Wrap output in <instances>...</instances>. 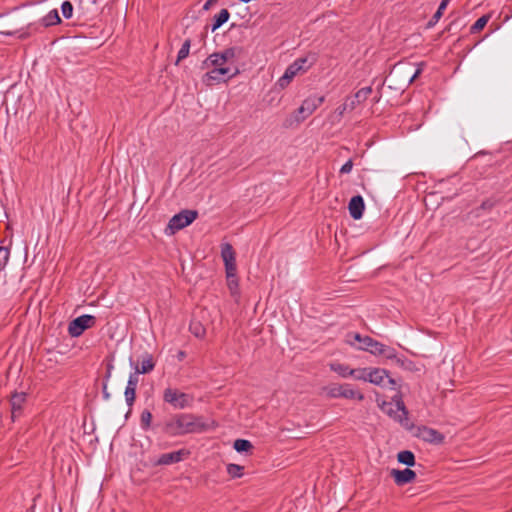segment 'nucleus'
Masks as SVG:
<instances>
[{
	"mask_svg": "<svg viewBox=\"0 0 512 512\" xmlns=\"http://www.w3.org/2000/svg\"><path fill=\"white\" fill-rule=\"evenodd\" d=\"M214 427V421L208 422L203 416L192 413H176L162 422L156 423L153 429L167 437H179L203 433Z\"/></svg>",
	"mask_w": 512,
	"mask_h": 512,
	"instance_id": "1",
	"label": "nucleus"
},
{
	"mask_svg": "<svg viewBox=\"0 0 512 512\" xmlns=\"http://www.w3.org/2000/svg\"><path fill=\"white\" fill-rule=\"evenodd\" d=\"M163 401L171 405L174 409H185L191 407L194 397L191 394L181 392L177 388L167 387L163 391Z\"/></svg>",
	"mask_w": 512,
	"mask_h": 512,
	"instance_id": "2",
	"label": "nucleus"
},
{
	"mask_svg": "<svg viewBox=\"0 0 512 512\" xmlns=\"http://www.w3.org/2000/svg\"><path fill=\"white\" fill-rule=\"evenodd\" d=\"M329 398H345L364 400V395L355 390L351 384H331L323 389Z\"/></svg>",
	"mask_w": 512,
	"mask_h": 512,
	"instance_id": "3",
	"label": "nucleus"
},
{
	"mask_svg": "<svg viewBox=\"0 0 512 512\" xmlns=\"http://www.w3.org/2000/svg\"><path fill=\"white\" fill-rule=\"evenodd\" d=\"M325 100L324 96H310L294 112V121L299 124L310 116Z\"/></svg>",
	"mask_w": 512,
	"mask_h": 512,
	"instance_id": "4",
	"label": "nucleus"
},
{
	"mask_svg": "<svg viewBox=\"0 0 512 512\" xmlns=\"http://www.w3.org/2000/svg\"><path fill=\"white\" fill-rule=\"evenodd\" d=\"M96 318L92 315H81L73 319L68 326V333L71 337H79L83 332L95 325Z\"/></svg>",
	"mask_w": 512,
	"mask_h": 512,
	"instance_id": "5",
	"label": "nucleus"
},
{
	"mask_svg": "<svg viewBox=\"0 0 512 512\" xmlns=\"http://www.w3.org/2000/svg\"><path fill=\"white\" fill-rule=\"evenodd\" d=\"M198 217L196 210L185 209L175 214L169 221L168 227L175 231L190 225Z\"/></svg>",
	"mask_w": 512,
	"mask_h": 512,
	"instance_id": "6",
	"label": "nucleus"
},
{
	"mask_svg": "<svg viewBox=\"0 0 512 512\" xmlns=\"http://www.w3.org/2000/svg\"><path fill=\"white\" fill-rule=\"evenodd\" d=\"M190 455V451L187 449H180L169 453L161 454L154 462V466H164L179 463L187 459Z\"/></svg>",
	"mask_w": 512,
	"mask_h": 512,
	"instance_id": "7",
	"label": "nucleus"
},
{
	"mask_svg": "<svg viewBox=\"0 0 512 512\" xmlns=\"http://www.w3.org/2000/svg\"><path fill=\"white\" fill-rule=\"evenodd\" d=\"M368 382L382 387L389 385L395 388L396 386V381L389 376L387 370L382 368H371Z\"/></svg>",
	"mask_w": 512,
	"mask_h": 512,
	"instance_id": "8",
	"label": "nucleus"
},
{
	"mask_svg": "<svg viewBox=\"0 0 512 512\" xmlns=\"http://www.w3.org/2000/svg\"><path fill=\"white\" fill-rule=\"evenodd\" d=\"M417 436L425 442L436 444V445L442 444L445 439L444 435L442 433H440L438 430L427 427V426L419 427Z\"/></svg>",
	"mask_w": 512,
	"mask_h": 512,
	"instance_id": "9",
	"label": "nucleus"
},
{
	"mask_svg": "<svg viewBox=\"0 0 512 512\" xmlns=\"http://www.w3.org/2000/svg\"><path fill=\"white\" fill-rule=\"evenodd\" d=\"M139 382V376L137 373H131L128 378L127 386L125 388V400L127 405L131 408L136 399V389Z\"/></svg>",
	"mask_w": 512,
	"mask_h": 512,
	"instance_id": "10",
	"label": "nucleus"
},
{
	"mask_svg": "<svg viewBox=\"0 0 512 512\" xmlns=\"http://www.w3.org/2000/svg\"><path fill=\"white\" fill-rule=\"evenodd\" d=\"M391 476L394 479V482L398 486H403L405 484L411 483L416 479L415 471L405 468L403 470L392 469Z\"/></svg>",
	"mask_w": 512,
	"mask_h": 512,
	"instance_id": "11",
	"label": "nucleus"
},
{
	"mask_svg": "<svg viewBox=\"0 0 512 512\" xmlns=\"http://www.w3.org/2000/svg\"><path fill=\"white\" fill-rule=\"evenodd\" d=\"M371 93H372L371 86L361 88L353 96L347 97L345 99L346 106L350 107V111H353L359 104L366 101Z\"/></svg>",
	"mask_w": 512,
	"mask_h": 512,
	"instance_id": "12",
	"label": "nucleus"
},
{
	"mask_svg": "<svg viewBox=\"0 0 512 512\" xmlns=\"http://www.w3.org/2000/svg\"><path fill=\"white\" fill-rule=\"evenodd\" d=\"M221 256L225 264L226 271H236L235 252L231 244L225 243L221 247Z\"/></svg>",
	"mask_w": 512,
	"mask_h": 512,
	"instance_id": "13",
	"label": "nucleus"
},
{
	"mask_svg": "<svg viewBox=\"0 0 512 512\" xmlns=\"http://www.w3.org/2000/svg\"><path fill=\"white\" fill-rule=\"evenodd\" d=\"M348 210L350 216L354 220H359L362 218L364 210H365V203L361 195L353 196L348 204Z\"/></svg>",
	"mask_w": 512,
	"mask_h": 512,
	"instance_id": "14",
	"label": "nucleus"
},
{
	"mask_svg": "<svg viewBox=\"0 0 512 512\" xmlns=\"http://www.w3.org/2000/svg\"><path fill=\"white\" fill-rule=\"evenodd\" d=\"M154 367L155 362L153 356L146 352L141 356L140 362L135 366L134 373H137V376H139V374H146L151 372Z\"/></svg>",
	"mask_w": 512,
	"mask_h": 512,
	"instance_id": "15",
	"label": "nucleus"
},
{
	"mask_svg": "<svg viewBox=\"0 0 512 512\" xmlns=\"http://www.w3.org/2000/svg\"><path fill=\"white\" fill-rule=\"evenodd\" d=\"M25 401H26V393L15 392L14 394H12L11 399H10L12 418H15L16 416L20 415Z\"/></svg>",
	"mask_w": 512,
	"mask_h": 512,
	"instance_id": "16",
	"label": "nucleus"
},
{
	"mask_svg": "<svg viewBox=\"0 0 512 512\" xmlns=\"http://www.w3.org/2000/svg\"><path fill=\"white\" fill-rule=\"evenodd\" d=\"M298 73L299 68L296 67V64H290L285 70L283 76L278 79L276 85L281 89L286 88Z\"/></svg>",
	"mask_w": 512,
	"mask_h": 512,
	"instance_id": "17",
	"label": "nucleus"
},
{
	"mask_svg": "<svg viewBox=\"0 0 512 512\" xmlns=\"http://www.w3.org/2000/svg\"><path fill=\"white\" fill-rule=\"evenodd\" d=\"M358 350L367 351L375 356H377L380 347H382V343L373 339L370 336H364L363 345L355 346Z\"/></svg>",
	"mask_w": 512,
	"mask_h": 512,
	"instance_id": "18",
	"label": "nucleus"
},
{
	"mask_svg": "<svg viewBox=\"0 0 512 512\" xmlns=\"http://www.w3.org/2000/svg\"><path fill=\"white\" fill-rule=\"evenodd\" d=\"M227 63L222 59L219 52L209 55L202 63V69H207L210 66L214 68L225 66Z\"/></svg>",
	"mask_w": 512,
	"mask_h": 512,
	"instance_id": "19",
	"label": "nucleus"
},
{
	"mask_svg": "<svg viewBox=\"0 0 512 512\" xmlns=\"http://www.w3.org/2000/svg\"><path fill=\"white\" fill-rule=\"evenodd\" d=\"M222 81H224V77H221L215 68L205 73L202 77V82L207 86H213Z\"/></svg>",
	"mask_w": 512,
	"mask_h": 512,
	"instance_id": "20",
	"label": "nucleus"
},
{
	"mask_svg": "<svg viewBox=\"0 0 512 512\" xmlns=\"http://www.w3.org/2000/svg\"><path fill=\"white\" fill-rule=\"evenodd\" d=\"M219 54L221 55L222 59H224V61L227 64H230L234 59H236L237 57L240 56L241 48L230 47V48L223 50L222 52H219Z\"/></svg>",
	"mask_w": 512,
	"mask_h": 512,
	"instance_id": "21",
	"label": "nucleus"
},
{
	"mask_svg": "<svg viewBox=\"0 0 512 512\" xmlns=\"http://www.w3.org/2000/svg\"><path fill=\"white\" fill-rule=\"evenodd\" d=\"M62 22L59 13L56 9L51 10L46 16L42 19V24L45 27H50L53 25H58Z\"/></svg>",
	"mask_w": 512,
	"mask_h": 512,
	"instance_id": "22",
	"label": "nucleus"
},
{
	"mask_svg": "<svg viewBox=\"0 0 512 512\" xmlns=\"http://www.w3.org/2000/svg\"><path fill=\"white\" fill-rule=\"evenodd\" d=\"M397 460L399 463L404 464L408 467H412L415 465V456L413 452L409 450L400 451L397 455Z\"/></svg>",
	"mask_w": 512,
	"mask_h": 512,
	"instance_id": "23",
	"label": "nucleus"
},
{
	"mask_svg": "<svg viewBox=\"0 0 512 512\" xmlns=\"http://www.w3.org/2000/svg\"><path fill=\"white\" fill-rule=\"evenodd\" d=\"M230 13L227 9H222L217 15L214 16V23L212 25V32L216 31L224 23L228 21Z\"/></svg>",
	"mask_w": 512,
	"mask_h": 512,
	"instance_id": "24",
	"label": "nucleus"
},
{
	"mask_svg": "<svg viewBox=\"0 0 512 512\" xmlns=\"http://www.w3.org/2000/svg\"><path fill=\"white\" fill-rule=\"evenodd\" d=\"M227 285L232 295L238 294L239 284L236 276V271H226Z\"/></svg>",
	"mask_w": 512,
	"mask_h": 512,
	"instance_id": "25",
	"label": "nucleus"
},
{
	"mask_svg": "<svg viewBox=\"0 0 512 512\" xmlns=\"http://www.w3.org/2000/svg\"><path fill=\"white\" fill-rule=\"evenodd\" d=\"M332 371L338 373L343 378L352 377L353 369H351L348 365L341 363H334L330 365Z\"/></svg>",
	"mask_w": 512,
	"mask_h": 512,
	"instance_id": "26",
	"label": "nucleus"
},
{
	"mask_svg": "<svg viewBox=\"0 0 512 512\" xmlns=\"http://www.w3.org/2000/svg\"><path fill=\"white\" fill-rule=\"evenodd\" d=\"M152 413L145 409L142 411L141 415H140V426L142 428V430L144 431H148L149 429H153L152 427Z\"/></svg>",
	"mask_w": 512,
	"mask_h": 512,
	"instance_id": "27",
	"label": "nucleus"
},
{
	"mask_svg": "<svg viewBox=\"0 0 512 512\" xmlns=\"http://www.w3.org/2000/svg\"><path fill=\"white\" fill-rule=\"evenodd\" d=\"M215 69L221 77H224V82L239 74V69L236 66L234 67L233 72L231 71L230 66H222V67H217Z\"/></svg>",
	"mask_w": 512,
	"mask_h": 512,
	"instance_id": "28",
	"label": "nucleus"
},
{
	"mask_svg": "<svg viewBox=\"0 0 512 512\" xmlns=\"http://www.w3.org/2000/svg\"><path fill=\"white\" fill-rule=\"evenodd\" d=\"M490 19V15L486 14L476 20V22L470 27V33L476 34L481 31Z\"/></svg>",
	"mask_w": 512,
	"mask_h": 512,
	"instance_id": "29",
	"label": "nucleus"
},
{
	"mask_svg": "<svg viewBox=\"0 0 512 512\" xmlns=\"http://www.w3.org/2000/svg\"><path fill=\"white\" fill-rule=\"evenodd\" d=\"M234 449L239 452H249L253 449V445L249 440L246 439H237L234 441L233 445Z\"/></svg>",
	"mask_w": 512,
	"mask_h": 512,
	"instance_id": "30",
	"label": "nucleus"
},
{
	"mask_svg": "<svg viewBox=\"0 0 512 512\" xmlns=\"http://www.w3.org/2000/svg\"><path fill=\"white\" fill-rule=\"evenodd\" d=\"M190 47H191V40L190 39H186L183 42L182 47L180 48V50L178 52L177 59H176V62H175L176 65H178L180 61H182L183 59L188 57L189 51H190Z\"/></svg>",
	"mask_w": 512,
	"mask_h": 512,
	"instance_id": "31",
	"label": "nucleus"
},
{
	"mask_svg": "<svg viewBox=\"0 0 512 512\" xmlns=\"http://www.w3.org/2000/svg\"><path fill=\"white\" fill-rule=\"evenodd\" d=\"M377 356H384L386 359L393 360L397 358V352L393 347L382 343V347H380Z\"/></svg>",
	"mask_w": 512,
	"mask_h": 512,
	"instance_id": "32",
	"label": "nucleus"
},
{
	"mask_svg": "<svg viewBox=\"0 0 512 512\" xmlns=\"http://www.w3.org/2000/svg\"><path fill=\"white\" fill-rule=\"evenodd\" d=\"M370 369L371 368L353 369L352 378L368 382Z\"/></svg>",
	"mask_w": 512,
	"mask_h": 512,
	"instance_id": "33",
	"label": "nucleus"
},
{
	"mask_svg": "<svg viewBox=\"0 0 512 512\" xmlns=\"http://www.w3.org/2000/svg\"><path fill=\"white\" fill-rule=\"evenodd\" d=\"M244 467L237 464H228L227 473L231 478H240L243 475Z\"/></svg>",
	"mask_w": 512,
	"mask_h": 512,
	"instance_id": "34",
	"label": "nucleus"
},
{
	"mask_svg": "<svg viewBox=\"0 0 512 512\" xmlns=\"http://www.w3.org/2000/svg\"><path fill=\"white\" fill-rule=\"evenodd\" d=\"M346 343L350 346H355V342H358L359 345H363L364 343V336L357 332H350L346 335Z\"/></svg>",
	"mask_w": 512,
	"mask_h": 512,
	"instance_id": "35",
	"label": "nucleus"
},
{
	"mask_svg": "<svg viewBox=\"0 0 512 512\" xmlns=\"http://www.w3.org/2000/svg\"><path fill=\"white\" fill-rule=\"evenodd\" d=\"M10 250L8 247L0 246V271H3L9 261Z\"/></svg>",
	"mask_w": 512,
	"mask_h": 512,
	"instance_id": "36",
	"label": "nucleus"
},
{
	"mask_svg": "<svg viewBox=\"0 0 512 512\" xmlns=\"http://www.w3.org/2000/svg\"><path fill=\"white\" fill-rule=\"evenodd\" d=\"M73 5L70 1H64L61 5V11H62V15L64 16V18L66 19H70L73 15Z\"/></svg>",
	"mask_w": 512,
	"mask_h": 512,
	"instance_id": "37",
	"label": "nucleus"
},
{
	"mask_svg": "<svg viewBox=\"0 0 512 512\" xmlns=\"http://www.w3.org/2000/svg\"><path fill=\"white\" fill-rule=\"evenodd\" d=\"M393 401L395 402V405H396V408H397V411H401L402 412V415L407 418V415H408V411L404 405V402L402 401V398L400 395H396L394 396L393 398Z\"/></svg>",
	"mask_w": 512,
	"mask_h": 512,
	"instance_id": "38",
	"label": "nucleus"
},
{
	"mask_svg": "<svg viewBox=\"0 0 512 512\" xmlns=\"http://www.w3.org/2000/svg\"><path fill=\"white\" fill-rule=\"evenodd\" d=\"M307 63H308V58L303 57V58L296 59L292 64H296V67L299 68V72H300V71H306L310 67L311 64L306 65Z\"/></svg>",
	"mask_w": 512,
	"mask_h": 512,
	"instance_id": "39",
	"label": "nucleus"
},
{
	"mask_svg": "<svg viewBox=\"0 0 512 512\" xmlns=\"http://www.w3.org/2000/svg\"><path fill=\"white\" fill-rule=\"evenodd\" d=\"M190 331L196 336V337H202L204 335V328L199 323H192L190 325Z\"/></svg>",
	"mask_w": 512,
	"mask_h": 512,
	"instance_id": "40",
	"label": "nucleus"
},
{
	"mask_svg": "<svg viewBox=\"0 0 512 512\" xmlns=\"http://www.w3.org/2000/svg\"><path fill=\"white\" fill-rule=\"evenodd\" d=\"M353 160L352 159H349L345 164L342 165V167L340 168V173L341 174H348L352 171V168H353Z\"/></svg>",
	"mask_w": 512,
	"mask_h": 512,
	"instance_id": "41",
	"label": "nucleus"
},
{
	"mask_svg": "<svg viewBox=\"0 0 512 512\" xmlns=\"http://www.w3.org/2000/svg\"><path fill=\"white\" fill-rule=\"evenodd\" d=\"M443 14H441L440 11H436L435 14L432 16V18L429 20V22L427 23V27L430 28V27H433L439 20L440 18L442 17Z\"/></svg>",
	"mask_w": 512,
	"mask_h": 512,
	"instance_id": "42",
	"label": "nucleus"
},
{
	"mask_svg": "<svg viewBox=\"0 0 512 512\" xmlns=\"http://www.w3.org/2000/svg\"><path fill=\"white\" fill-rule=\"evenodd\" d=\"M495 206V202L492 200H485L482 202L478 210H491Z\"/></svg>",
	"mask_w": 512,
	"mask_h": 512,
	"instance_id": "43",
	"label": "nucleus"
},
{
	"mask_svg": "<svg viewBox=\"0 0 512 512\" xmlns=\"http://www.w3.org/2000/svg\"><path fill=\"white\" fill-rule=\"evenodd\" d=\"M350 111V107L346 106V100L343 104H341L337 109L336 112L339 116H343L345 112Z\"/></svg>",
	"mask_w": 512,
	"mask_h": 512,
	"instance_id": "44",
	"label": "nucleus"
},
{
	"mask_svg": "<svg viewBox=\"0 0 512 512\" xmlns=\"http://www.w3.org/2000/svg\"><path fill=\"white\" fill-rule=\"evenodd\" d=\"M406 357L404 356H398L397 355V358H394L393 361L401 368L404 367V364H405V361H406Z\"/></svg>",
	"mask_w": 512,
	"mask_h": 512,
	"instance_id": "45",
	"label": "nucleus"
},
{
	"mask_svg": "<svg viewBox=\"0 0 512 512\" xmlns=\"http://www.w3.org/2000/svg\"><path fill=\"white\" fill-rule=\"evenodd\" d=\"M403 369L413 371L415 370V364L413 361L406 359Z\"/></svg>",
	"mask_w": 512,
	"mask_h": 512,
	"instance_id": "46",
	"label": "nucleus"
},
{
	"mask_svg": "<svg viewBox=\"0 0 512 512\" xmlns=\"http://www.w3.org/2000/svg\"><path fill=\"white\" fill-rule=\"evenodd\" d=\"M107 385H108V382L104 381L103 385H102V393H103V398L105 400H108L110 398V393L107 390Z\"/></svg>",
	"mask_w": 512,
	"mask_h": 512,
	"instance_id": "47",
	"label": "nucleus"
},
{
	"mask_svg": "<svg viewBox=\"0 0 512 512\" xmlns=\"http://www.w3.org/2000/svg\"><path fill=\"white\" fill-rule=\"evenodd\" d=\"M449 2H450V0H442L440 2V5H439L437 11H440L441 14H443L445 9H446V7H447V5L449 4Z\"/></svg>",
	"mask_w": 512,
	"mask_h": 512,
	"instance_id": "48",
	"label": "nucleus"
},
{
	"mask_svg": "<svg viewBox=\"0 0 512 512\" xmlns=\"http://www.w3.org/2000/svg\"><path fill=\"white\" fill-rule=\"evenodd\" d=\"M112 369H113V365L111 363H109L107 365V371H106L105 378H104L105 382H108L109 378L111 377Z\"/></svg>",
	"mask_w": 512,
	"mask_h": 512,
	"instance_id": "49",
	"label": "nucleus"
},
{
	"mask_svg": "<svg viewBox=\"0 0 512 512\" xmlns=\"http://www.w3.org/2000/svg\"><path fill=\"white\" fill-rule=\"evenodd\" d=\"M422 72V67L417 68L414 74L410 77L409 82H413Z\"/></svg>",
	"mask_w": 512,
	"mask_h": 512,
	"instance_id": "50",
	"label": "nucleus"
},
{
	"mask_svg": "<svg viewBox=\"0 0 512 512\" xmlns=\"http://www.w3.org/2000/svg\"><path fill=\"white\" fill-rule=\"evenodd\" d=\"M217 0H207L203 6V9L204 10H208L210 8V6L215 3Z\"/></svg>",
	"mask_w": 512,
	"mask_h": 512,
	"instance_id": "51",
	"label": "nucleus"
},
{
	"mask_svg": "<svg viewBox=\"0 0 512 512\" xmlns=\"http://www.w3.org/2000/svg\"><path fill=\"white\" fill-rule=\"evenodd\" d=\"M185 356H186V354H185V352H184V351H179V352H178L177 357H178V359H179L180 361H181V360H183V359L185 358Z\"/></svg>",
	"mask_w": 512,
	"mask_h": 512,
	"instance_id": "52",
	"label": "nucleus"
},
{
	"mask_svg": "<svg viewBox=\"0 0 512 512\" xmlns=\"http://www.w3.org/2000/svg\"><path fill=\"white\" fill-rule=\"evenodd\" d=\"M453 24H454L453 22H452V23H450V24L446 27V29H445V30H446V31H450V30L452 29Z\"/></svg>",
	"mask_w": 512,
	"mask_h": 512,
	"instance_id": "53",
	"label": "nucleus"
},
{
	"mask_svg": "<svg viewBox=\"0 0 512 512\" xmlns=\"http://www.w3.org/2000/svg\"><path fill=\"white\" fill-rule=\"evenodd\" d=\"M292 124H293V121H292V120H290V121H289V123H286V127H289V126H291Z\"/></svg>",
	"mask_w": 512,
	"mask_h": 512,
	"instance_id": "54",
	"label": "nucleus"
},
{
	"mask_svg": "<svg viewBox=\"0 0 512 512\" xmlns=\"http://www.w3.org/2000/svg\"><path fill=\"white\" fill-rule=\"evenodd\" d=\"M398 420H399L400 422H402V416H399V417H398Z\"/></svg>",
	"mask_w": 512,
	"mask_h": 512,
	"instance_id": "55",
	"label": "nucleus"
}]
</instances>
